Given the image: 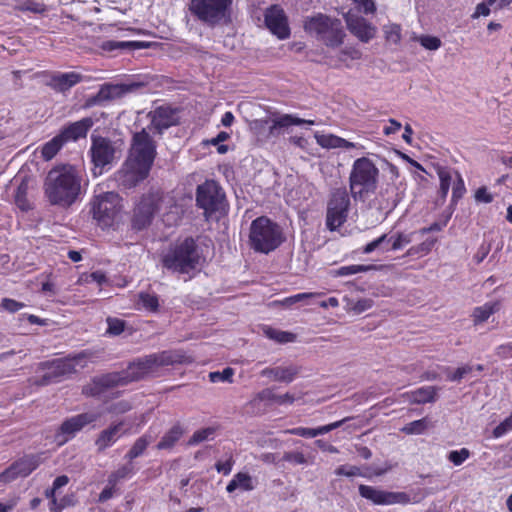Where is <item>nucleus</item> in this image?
Listing matches in <instances>:
<instances>
[{"label": "nucleus", "instance_id": "f257e3e1", "mask_svg": "<svg viewBox=\"0 0 512 512\" xmlns=\"http://www.w3.org/2000/svg\"><path fill=\"white\" fill-rule=\"evenodd\" d=\"M82 177L73 165H59L52 168L44 181V194L51 205L67 208L81 194Z\"/></svg>", "mask_w": 512, "mask_h": 512}, {"label": "nucleus", "instance_id": "f03ea898", "mask_svg": "<svg viewBox=\"0 0 512 512\" xmlns=\"http://www.w3.org/2000/svg\"><path fill=\"white\" fill-rule=\"evenodd\" d=\"M204 263L203 252L192 237L177 240L161 255V264L165 269L190 277L199 272Z\"/></svg>", "mask_w": 512, "mask_h": 512}, {"label": "nucleus", "instance_id": "7ed1b4c3", "mask_svg": "<svg viewBox=\"0 0 512 512\" xmlns=\"http://www.w3.org/2000/svg\"><path fill=\"white\" fill-rule=\"evenodd\" d=\"M155 154L154 142L145 130L134 134L130 156L126 163L125 181L136 185L147 178Z\"/></svg>", "mask_w": 512, "mask_h": 512}, {"label": "nucleus", "instance_id": "20e7f679", "mask_svg": "<svg viewBox=\"0 0 512 512\" xmlns=\"http://www.w3.org/2000/svg\"><path fill=\"white\" fill-rule=\"evenodd\" d=\"M146 376H148V374L138 358L130 363L124 371L94 377L88 384L83 386L82 393L87 397H106L113 388L138 381Z\"/></svg>", "mask_w": 512, "mask_h": 512}, {"label": "nucleus", "instance_id": "39448f33", "mask_svg": "<svg viewBox=\"0 0 512 512\" xmlns=\"http://www.w3.org/2000/svg\"><path fill=\"white\" fill-rule=\"evenodd\" d=\"M379 177V169L373 161L367 157H361L353 162L349 187L355 200L365 201L369 194L374 193Z\"/></svg>", "mask_w": 512, "mask_h": 512}, {"label": "nucleus", "instance_id": "423d86ee", "mask_svg": "<svg viewBox=\"0 0 512 512\" xmlns=\"http://www.w3.org/2000/svg\"><path fill=\"white\" fill-rule=\"evenodd\" d=\"M250 246L256 252L268 254L284 241L281 227L266 216L252 221L249 233Z\"/></svg>", "mask_w": 512, "mask_h": 512}, {"label": "nucleus", "instance_id": "0eeeda50", "mask_svg": "<svg viewBox=\"0 0 512 512\" xmlns=\"http://www.w3.org/2000/svg\"><path fill=\"white\" fill-rule=\"evenodd\" d=\"M304 29L329 47L340 46L345 36L339 19L321 13L307 18L304 22Z\"/></svg>", "mask_w": 512, "mask_h": 512}, {"label": "nucleus", "instance_id": "6e6552de", "mask_svg": "<svg viewBox=\"0 0 512 512\" xmlns=\"http://www.w3.org/2000/svg\"><path fill=\"white\" fill-rule=\"evenodd\" d=\"M303 124L315 125L316 122L310 119H302L294 114H281L271 119H256L251 123V129L261 138L270 139L279 137L291 126Z\"/></svg>", "mask_w": 512, "mask_h": 512}, {"label": "nucleus", "instance_id": "1a4fd4ad", "mask_svg": "<svg viewBox=\"0 0 512 512\" xmlns=\"http://www.w3.org/2000/svg\"><path fill=\"white\" fill-rule=\"evenodd\" d=\"M232 0H190V11L208 25L214 26L229 17Z\"/></svg>", "mask_w": 512, "mask_h": 512}, {"label": "nucleus", "instance_id": "9d476101", "mask_svg": "<svg viewBox=\"0 0 512 512\" xmlns=\"http://www.w3.org/2000/svg\"><path fill=\"white\" fill-rule=\"evenodd\" d=\"M121 197L115 192H105L95 197L92 203L93 218L102 227L112 226L122 210Z\"/></svg>", "mask_w": 512, "mask_h": 512}, {"label": "nucleus", "instance_id": "9b49d317", "mask_svg": "<svg viewBox=\"0 0 512 512\" xmlns=\"http://www.w3.org/2000/svg\"><path fill=\"white\" fill-rule=\"evenodd\" d=\"M350 207V197L346 188L332 191L327 204L326 225L331 231L342 226L347 219Z\"/></svg>", "mask_w": 512, "mask_h": 512}, {"label": "nucleus", "instance_id": "f8f14e48", "mask_svg": "<svg viewBox=\"0 0 512 512\" xmlns=\"http://www.w3.org/2000/svg\"><path fill=\"white\" fill-rule=\"evenodd\" d=\"M224 198L225 194L221 186L214 180H206L197 187L196 205L204 210L207 219L221 208Z\"/></svg>", "mask_w": 512, "mask_h": 512}, {"label": "nucleus", "instance_id": "ddd939ff", "mask_svg": "<svg viewBox=\"0 0 512 512\" xmlns=\"http://www.w3.org/2000/svg\"><path fill=\"white\" fill-rule=\"evenodd\" d=\"M84 358L82 353L77 354L73 357L55 359L51 362L44 364L47 371L42 377V383H54L59 382L62 378L71 375L76 372V366L80 364V361Z\"/></svg>", "mask_w": 512, "mask_h": 512}, {"label": "nucleus", "instance_id": "4468645a", "mask_svg": "<svg viewBox=\"0 0 512 512\" xmlns=\"http://www.w3.org/2000/svg\"><path fill=\"white\" fill-rule=\"evenodd\" d=\"M92 161L95 165L94 174L96 169H99V174H102L103 169L109 166L116 159V147L114 143L105 137H92V145L90 148Z\"/></svg>", "mask_w": 512, "mask_h": 512}, {"label": "nucleus", "instance_id": "2eb2a0df", "mask_svg": "<svg viewBox=\"0 0 512 512\" xmlns=\"http://www.w3.org/2000/svg\"><path fill=\"white\" fill-rule=\"evenodd\" d=\"M42 462L41 456L36 454L26 455L0 473V481L9 483L19 477H27L36 470Z\"/></svg>", "mask_w": 512, "mask_h": 512}, {"label": "nucleus", "instance_id": "dca6fc26", "mask_svg": "<svg viewBox=\"0 0 512 512\" xmlns=\"http://www.w3.org/2000/svg\"><path fill=\"white\" fill-rule=\"evenodd\" d=\"M359 494L376 505H406L411 501L410 496L405 492L384 491L368 485H360Z\"/></svg>", "mask_w": 512, "mask_h": 512}, {"label": "nucleus", "instance_id": "f3484780", "mask_svg": "<svg viewBox=\"0 0 512 512\" xmlns=\"http://www.w3.org/2000/svg\"><path fill=\"white\" fill-rule=\"evenodd\" d=\"M98 416L94 413H81L72 416L60 425L55 434V438L59 445H63L72 439L86 425L95 422Z\"/></svg>", "mask_w": 512, "mask_h": 512}, {"label": "nucleus", "instance_id": "a211bd4d", "mask_svg": "<svg viewBox=\"0 0 512 512\" xmlns=\"http://www.w3.org/2000/svg\"><path fill=\"white\" fill-rule=\"evenodd\" d=\"M403 198V192L395 183L382 185L372 200V206L384 214L392 212Z\"/></svg>", "mask_w": 512, "mask_h": 512}, {"label": "nucleus", "instance_id": "6ab92c4d", "mask_svg": "<svg viewBox=\"0 0 512 512\" xmlns=\"http://www.w3.org/2000/svg\"><path fill=\"white\" fill-rule=\"evenodd\" d=\"M264 22L267 29L279 39H286L290 35L288 20L284 10L278 5H272L264 13Z\"/></svg>", "mask_w": 512, "mask_h": 512}, {"label": "nucleus", "instance_id": "aec40b11", "mask_svg": "<svg viewBox=\"0 0 512 512\" xmlns=\"http://www.w3.org/2000/svg\"><path fill=\"white\" fill-rule=\"evenodd\" d=\"M156 199L153 196H144L137 204L132 219V226L136 230H142L150 225L157 211Z\"/></svg>", "mask_w": 512, "mask_h": 512}, {"label": "nucleus", "instance_id": "412c9836", "mask_svg": "<svg viewBox=\"0 0 512 512\" xmlns=\"http://www.w3.org/2000/svg\"><path fill=\"white\" fill-rule=\"evenodd\" d=\"M82 80L83 76L74 71L53 72L48 75L45 85L57 93H66Z\"/></svg>", "mask_w": 512, "mask_h": 512}, {"label": "nucleus", "instance_id": "4be33fe9", "mask_svg": "<svg viewBox=\"0 0 512 512\" xmlns=\"http://www.w3.org/2000/svg\"><path fill=\"white\" fill-rule=\"evenodd\" d=\"M148 375L156 372L160 367L181 363V356L172 351H162L139 358Z\"/></svg>", "mask_w": 512, "mask_h": 512}, {"label": "nucleus", "instance_id": "5701e85b", "mask_svg": "<svg viewBox=\"0 0 512 512\" xmlns=\"http://www.w3.org/2000/svg\"><path fill=\"white\" fill-rule=\"evenodd\" d=\"M346 23L349 31L362 42L367 43L375 36L376 28L363 17L348 13Z\"/></svg>", "mask_w": 512, "mask_h": 512}, {"label": "nucleus", "instance_id": "b1692460", "mask_svg": "<svg viewBox=\"0 0 512 512\" xmlns=\"http://www.w3.org/2000/svg\"><path fill=\"white\" fill-rule=\"evenodd\" d=\"M139 87L137 83L131 84H112L107 83L101 86L97 95L95 96V102H102L120 98L125 94L134 91Z\"/></svg>", "mask_w": 512, "mask_h": 512}, {"label": "nucleus", "instance_id": "393cba45", "mask_svg": "<svg viewBox=\"0 0 512 512\" xmlns=\"http://www.w3.org/2000/svg\"><path fill=\"white\" fill-rule=\"evenodd\" d=\"M94 122L92 118L86 117L79 121L70 123L64 127L60 133L65 142L76 141L80 138H85Z\"/></svg>", "mask_w": 512, "mask_h": 512}, {"label": "nucleus", "instance_id": "a878e982", "mask_svg": "<svg viewBox=\"0 0 512 512\" xmlns=\"http://www.w3.org/2000/svg\"><path fill=\"white\" fill-rule=\"evenodd\" d=\"M433 167L439 178V189L437 192L438 199L440 200L441 203H444L449 193L450 187L454 182L455 172L458 171L438 163L433 164Z\"/></svg>", "mask_w": 512, "mask_h": 512}, {"label": "nucleus", "instance_id": "bb28decb", "mask_svg": "<svg viewBox=\"0 0 512 512\" xmlns=\"http://www.w3.org/2000/svg\"><path fill=\"white\" fill-rule=\"evenodd\" d=\"M349 419L350 418L347 417L342 420H339V421H336V422H333V423H330V424H327L324 426H320L318 428H305V427L291 428V429L285 430V433L290 434V435L305 437V438H314L319 435L329 433L330 431L341 427Z\"/></svg>", "mask_w": 512, "mask_h": 512}, {"label": "nucleus", "instance_id": "cd10ccee", "mask_svg": "<svg viewBox=\"0 0 512 512\" xmlns=\"http://www.w3.org/2000/svg\"><path fill=\"white\" fill-rule=\"evenodd\" d=\"M152 125L161 132L177 124L176 110L168 106H161L152 112Z\"/></svg>", "mask_w": 512, "mask_h": 512}, {"label": "nucleus", "instance_id": "c85d7f7f", "mask_svg": "<svg viewBox=\"0 0 512 512\" xmlns=\"http://www.w3.org/2000/svg\"><path fill=\"white\" fill-rule=\"evenodd\" d=\"M122 425V422L112 424L99 433L95 440V446L98 452H104L107 448L111 447L117 442V440L121 437Z\"/></svg>", "mask_w": 512, "mask_h": 512}, {"label": "nucleus", "instance_id": "c756f323", "mask_svg": "<svg viewBox=\"0 0 512 512\" xmlns=\"http://www.w3.org/2000/svg\"><path fill=\"white\" fill-rule=\"evenodd\" d=\"M299 373V369L296 366H287V367H273V368H265L261 371V376L271 378L274 381L291 383L297 374Z\"/></svg>", "mask_w": 512, "mask_h": 512}, {"label": "nucleus", "instance_id": "7c9ffc66", "mask_svg": "<svg viewBox=\"0 0 512 512\" xmlns=\"http://www.w3.org/2000/svg\"><path fill=\"white\" fill-rule=\"evenodd\" d=\"M502 307L500 300L488 301L473 309L471 318L475 326L485 323L493 314L500 311Z\"/></svg>", "mask_w": 512, "mask_h": 512}, {"label": "nucleus", "instance_id": "2f4dec72", "mask_svg": "<svg viewBox=\"0 0 512 512\" xmlns=\"http://www.w3.org/2000/svg\"><path fill=\"white\" fill-rule=\"evenodd\" d=\"M314 137L316 139L317 144L325 149H352L356 148L357 146L355 143L347 141L346 139L336 136L334 134H320L319 132H316Z\"/></svg>", "mask_w": 512, "mask_h": 512}, {"label": "nucleus", "instance_id": "473e14b6", "mask_svg": "<svg viewBox=\"0 0 512 512\" xmlns=\"http://www.w3.org/2000/svg\"><path fill=\"white\" fill-rule=\"evenodd\" d=\"M403 396L413 404L433 403L437 400V388L433 386H424L416 390L406 392Z\"/></svg>", "mask_w": 512, "mask_h": 512}, {"label": "nucleus", "instance_id": "72a5a7b5", "mask_svg": "<svg viewBox=\"0 0 512 512\" xmlns=\"http://www.w3.org/2000/svg\"><path fill=\"white\" fill-rule=\"evenodd\" d=\"M256 487V480L247 472L236 473L226 486V491L232 493L239 489L243 492H249Z\"/></svg>", "mask_w": 512, "mask_h": 512}, {"label": "nucleus", "instance_id": "f704fd0d", "mask_svg": "<svg viewBox=\"0 0 512 512\" xmlns=\"http://www.w3.org/2000/svg\"><path fill=\"white\" fill-rule=\"evenodd\" d=\"M184 434V429L180 423L174 424L161 438L157 444L159 450L172 449L175 444L181 439Z\"/></svg>", "mask_w": 512, "mask_h": 512}, {"label": "nucleus", "instance_id": "c9c22d12", "mask_svg": "<svg viewBox=\"0 0 512 512\" xmlns=\"http://www.w3.org/2000/svg\"><path fill=\"white\" fill-rule=\"evenodd\" d=\"M259 401H266L270 403H276L278 405L292 404L295 401L294 395L285 393L282 395L275 394L273 389L266 388L260 391L256 397Z\"/></svg>", "mask_w": 512, "mask_h": 512}, {"label": "nucleus", "instance_id": "e433bc0d", "mask_svg": "<svg viewBox=\"0 0 512 512\" xmlns=\"http://www.w3.org/2000/svg\"><path fill=\"white\" fill-rule=\"evenodd\" d=\"M145 45L143 42L138 41H116V40H106L103 41L100 45L101 49L106 52H114L116 50H134L143 48Z\"/></svg>", "mask_w": 512, "mask_h": 512}, {"label": "nucleus", "instance_id": "4c0bfd02", "mask_svg": "<svg viewBox=\"0 0 512 512\" xmlns=\"http://www.w3.org/2000/svg\"><path fill=\"white\" fill-rule=\"evenodd\" d=\"M135 474V468L132 461L122 465L117 470L113 471L109 476L107 482L109 485H117L121 480L131 478Z\"/></svg>", "mask_w": 512, "mask_h": 512}, {"label": "nucleus", "instance_id": "58836bf2", "mask_svg": "<svg viewBox=\"0 0 512 512\" xmlns=\"http://www.w3.org/2000/svg\"><path fill=\"white\" fill-rule=\"evenodd\" d=\"M151 442L152 437L150 435H142L135 441L131 449L127 452V454L125 455V459H127L128 461H133L137 457L141 456Z\"/></svg>", "mask_w": 512, "mask_h": 512}, {"label": "nucleus", "instance_id": "ea45409f", "mask_svg": "<svg viewBox=\"0 0 512 512\" xmlns=\"http://www.w3.org/2000/svg\"><path fill=\"white\" fill-rule=\"evenodd\" d=\"M430 427H432L431 420L428 417H423L407 423L401 428V431L407 435H421Z\"/></svg>", "mask_w": 512, "mask_h": 512}, {"label": "nucleus", "instance_id": "a19ab883", "mask_svg": "<svg viewBox=\"0 0 512 512\" xmlns=\"http://www.w3.org/2000/svg\"><path fill=\"white\" fill-rule=\"evenodd\" d=\"M27 194H28V181L22 180L21 183L18 185L16 192H15V196H14L15 204L22 211H28L32 208V205L27 198Z\"/></svg>", "mask_w": 512, "mask_h": 512}, {"label": "nucleus", "instance_id": "79ce46f5", "mask_svg": "<svg viewBox=\"0 0 512 512\" xmlns=\"http://www.w3.org/2000/svg\"><path fill=\"white\" fill-rule=\"evenodd\" d=\"M263 332L265 336L268 337L269 339L282 344L293 342L296 338L295 334L293 333L278 330L269 326H265L263 328Z\"/></svg>", "mask_w": 512, "mask_h": 512}, {"label": "nucleus", "instance_id": "37998d69", "mask_svg": "<svg viewBox=\"0 0 512 512\" xmlns=\"http://www.w3.org/2000/svg\"><path fill=\"white\" fill-rule=\"evenodd\" d=\"M413 232L405 233V232H396L391 235L387 234L386 242L391 243V250H400L404 246L408 245L412 242Z\"/></svg>", "mask_w": 512, "mask_h": 512}, {"label": "nucleus", "instance_id": "c03bdc74", "mask_svg": "<svg viewBox=\"0 0 512 512\" xmlns=\"http://www.w3.org/2000/svg\"><path fill=\"white\" fill-rule=\"evenodd\" d=\"M138 303L148 312H157L159 308V298L155 293L140 292Z\"/></svg>", "mask_w": 512, "mask_h": 512}, {"label": "nucleus", "instance_id": "a18cd8bd", "mask_svg": "<svg viewBox=\"0 0 512 512\" xmlns=\"http://www.w3.org/2000/svg\"><path fill=\"white\" fill-rule=\"evenodd\" d=\"M66 143L61 135L55 136L53 139L44 144L42 148V156L45 160L52 159L57 152L61 149L63 144Z\"/></svg>", "mask_w": 512, "mask_h": 512}, {"label": "nucleus", "instance_id": "49530a36", "mask_svg": "<svg viewBox=\"0 0 512 512\" xmlns=\"http://www.w3.org/2000/svg\"><path fill=\"white\" fill-rule=\"evenodd\" d=\"M218 427H205L196 430L188 440V445L194 446L201 442L212 440Z\"/></svg>", "mask_w": 512, "mask_h": 512}, {"label": "nucleus", "instance_id": "de8ad7c7", "mask_svg": "<svg viewBox=\"0 0 512 512\" xmlns=\"http://www.w3.org/2000/svg\"><path fill=\"white\" fill-rule=\"evenodd\" d=\"M465 193L466 187L464 179L459 172H455V179L452 185L451 203L457 204V202L464 196Z\"/></svg>", "mask_w": 512, "mask_h": 512}, {"label": "nucleus", "instance_id": "09e8293b", "mask_svg": "<svg viewBox=\"0 0 512 512\" xmlns=\"http://www.w3.org/2000/svg\"><path fill=\"white\" fill-rule=\"evenodd\" d=\"M374 268H375L374 265L353 264V265L340 267L339 269L336 270L335 274L337 276H349V275H354L357 273L368 272Z\"/></svg>", "mask_w": 512, "mask_h": 512}, {"label": "nucleus", "instance_id": "8fccbe9b", "mask_svg": "<svg viewBox=\"0 0 512 512\" xmlns=\"http://www.w3.org/2000/svg\"><path fill=\"white\" fill-rule=\"evenodd\" d=\"M234 370L231 367L225 368L223 371H214L209 373V380L212 383L233 382Z\"/></svg>", "mask_w": 512, "mask_h": 512}, {"label": "nucleus", "instance_id": "3c124183", "mask_svg": "<svg viewBox=\"0 0 512 512\" xmlns=\"http://www.w3.org/2000/svg\"><path fill=\"white\" fill-rule=\"evenodd\" d=\"M471 452L467 448H461L460 450H452L448 453L447 459L452 462L455 466L462 465L468 458H470Z\"/></svg>", "mask_w": 512, "mask_h": 512}, {"label": "nucleus", "instance_id": "603ef678", "mask_svg": "<svg viewBox=\"0 0 512 512\" xmlns=\"http://www.w3.org/2000/svg\"><path fill=\"white\" fill-rule=\"evenodd\" d=\"M473 370V367L470 365H464L461 367H458L455 371H450L449 368H445V371L447 373V380L452 382H459L461 381L467 374L471 373Z\"/></svg>", "mask_w": 512, "mask_h": 512}, {"label": "nucleus", "instance_id": "864d4df0", "mask_svg": "<svg viewBox=\"0 0 512 512\" xmlns=\"http://www.w3.org/2000/svg\"><path fill=\"white\" fill-rule=\"evenodd\" d=\"M512 430V411L511 414L500 422L492 432L493 438H501Z\"/></svg>", "mask_w": 512, "mask_h": 512}, {"label": "nucleus", "instance_id": "5fc2aeb1", "mask_svg": "<svg viewBox=\"0 0 512 512\" xmlns=\"http://www.w3.org/2000/svg\"><path fill=\"white\" fill-rule=\"evenodd\" d=\"M26 307V304L19 302L12 298H3L0 303V310L7 311L9 313H16Z\"/></svg>", "mask_w": 512, "mask_h": 512}, {"label": "nucleus", "instance_id": "6e6d98bb", "mask_svg": "<svg viewBox=\"0 0 512 512\" xmlns=\"http://www.w3.org/2000/svg\"><path fill=\"white\" fill-rule=\"evenodd\" d=\"M384 33L386 40L393 44H397L401 40V28L397 24L385 26Z\"/></svg>", "mask_w": 512, "mask_h": 512}, {"label": "nucleus", "instance_id": "4d7b16f0", "mask_svg": "<svg viewBox=\"0 0 512 512\" xmlns=\"http://www.w3.org/2000/svg\"><path fill=\"white\" fill-rule=\"evenodd\" d=\"M107 333L110 335H120L125 329V321L118 318H107Z\"/></svg>", "mask_w": 512, "mask_h": 512}, {"label": "nucleus", "instance_id": "13d9d810", "mask_svg": "<svg viewBox=\"0 0 512 512\" xmlns=\"http://www.w3.org/2000/svg\"><path fill=\"white\" fill-rule=\"evenodd\" d=\"M497 2V0H485L479 4H477L475 11L471 15L472 19H477L481 16H489L490 15V7L494 5Z\"/></svg>", "mask_w": 512, "mask_h": 512}, {"label": "nucleus", "instance_id": "bf43d9fd", "mask_svg": "<svg viewBox=\"0 0 512 512\" xmlns=\"http://www.w3.org/2000/svg\"><path fill=\"white\" fill-rule=\"evenodd\" d=\"M418 41L427 50H437L442 44L438 37L431 35H422L418 38Z\"/></svg>", "mask_w": 512, "mask_h": 512}, {"label": "nucleus", "instance_id": "052dcab7", "mask_svg": "<svg viewBox=\"0 0 512 512\" xmlns=\"http://www.w3.org/2000/svg\"><path fill=\"white\" fill-rule=\"evenodd\" d=\"M283 460L295 465H302L307 463L305 455L298 451L285 452L283 455Z\"/></svg>", "mask_w": 512, "mask_h": 512}, {"label": "nucleus", "instance_id": "680f3d73", "mask_svg": "<svg viewBox=\"0 0 512 512\" xmlns=\"http://www.w3.org/2000/svg\"><path fill=\"white\" fill-rule=\"evenodd\" d=\"M234 463L235 461L232 455H230L225 461H217L215 464V469L218 473L229 475L233 469Z\"/></svg>", "mask_w": 512, "mask_h": 512}, {"label": "nucleus", "instance_id": "e2e57ef3", "mask_svg": "<svg viewBox=\"0 0 512 512\" xmlns=\"http://www.w3.org/2000/svg\"><path fill=\"white\" fill-rule=\"evenodd\" d=\"M21 10L30 11L33 13H43L46 11V6L45 4L36 2L34 0H27L22 4Z\"/></svg>", "mask_w": 512, "mask_h": 512}, {"label": "nucleus", "instance_id": "0e129e2a", "mask_svg": "<svg viewBox=\"0 0 512 512\" xmlns=\"http://www.w3.org/2000/svg\"><path fill=\"white\" fill-rule=\"evenodd\" d=\"M335 474L338 476L354 477L361 475V471L356 466L341 465L335 470Z\"/></svg>", "mask_w": 512, "mask_h": 512}, {"label": "nucleus", "instance_id": "69168bd1", "mask_svg": "<svg viewBox=\"0 0 512 512\" xmlns=\"http://www.w3.org/2000/svg\"><path fill=\"white\" fill-rule=\"evenodd\" d=\"M357 4L360 11L365 14H371L376 11V6L373 0H353Z\"/></svg>", "mask_w": 512, "mask_h": 512}, {"label": "nucleus", "instance_id": "338daca9", "mask_svg": "<svg viewBox=\"0 0 512 512\" xmlns=\"http://www.w3.org/2000/svg\"><path fill=\"white\" fill-rule=\"evenodd\" d=\"M318 295L319 294H317V293H309V292L299 293V294L285 298L284 303L287 305H292L294 303H297V302H300V301H303L306 299H310V298L316 297Z\"/></svg>", "mask_w": 512, "mask_h": 512}, {"label": "nucleus", "instance_id": "774afa93", "mask_svg": "<svg viewBox=\"0 0 512 512\" xmlns=\"http://www.w3.org/2000/svg\"><path fill=\"white\" fill-rule=\"evenodd\" d=\"M496 354L501 358H512V342L499 345L496 348Z\"/></svg>", "mask_w": 512, "mask_h": 512}]
</instances>
